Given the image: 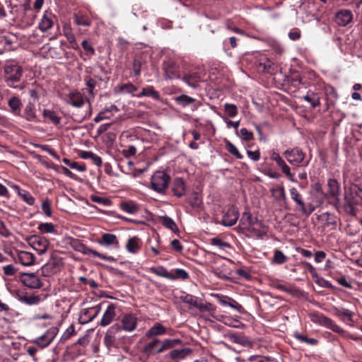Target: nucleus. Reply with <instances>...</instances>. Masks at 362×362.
I'll list each match as a JSON object with an SVG mask.
<instances>
[{
  "label": "nucleus",
  "mask_w": 362,
  "mask_h": 362,
  "mask_svg": "<svg viewBox=\"0 0 362 362\" xmlns=\"http://www.w3.org/2000/svg\"><path fill=\"white\" fill-rule=\"evenodd\" d=\"M160 343L159 339H154L145 346L144 349V354L147 356H150L161 353L159 350Z\"/></svg>",
  "instance_id": "4be33fe9"
},
{
  "label": "nucleus",
  "mask_w": 362,
  "mask_h": 362,
  "mask_svg": "<svg viewBox=\"0 0 362 362\" xmlns=\"http://www.w3.org/2000/svg\"><path fill=\"white\" fill-rule=\"evenodd\" d=\"M18 196L30 206L35 204V198L26 190H23Z\"/></svg>",
  "instance_id": "09e8293b"
},
{
  "label": "nucleus",
  "mask_w": 362,
  "mask_h": 362,
  "mask_svg": "<svg viewBox=\"0 0 362 362\" xmlns=\"http://www.w3.org/2000/svg\"><path fill=\"white\" fill-rule=\"evenodd\" d=\"M264 228V223L256 217H252L249 211L242 214L238 226L239 232L249 231L258 238H262L266 234Z\"/></svg>",
  "instance_id": "f257e3e1"
},
{
  "label": "nucleus",
  "mask_w": 362,
  "mask_h": 362,
  "mask_svg": "<svg viewBox=\"0 0 362 362\" xmlns=\"http://www.w3.org/2000/svg\"><path fill=\"white\" fill-rule=\"evenodd\" d=\"M137 98H141L144 96L151 97V98L158 100H160V95L158 92L154 90L153 87L151 86H148L145 88H142L141 93L136 95Z\"/></svg>",
  "instance_id": "a878e982"
},
{
  "label": "nucleus",
  "mask_w": 362,
  "mask_h": 362,
  "mask_svg": "<svg viewBox=\"0 0 362 362\" xmlns=\"http://www.w3.org/2000/svg\"><path fill=\"white\" fill-rule=\"evenodd\" d=\"M302 98L309 103L313 108L320 105V98L314 92L309 91L305 95L303 96Z\"/></svg>",
  "instance_id": "473e14b6"
},
{
  "label": "nucleus",
  "mask_w": 362,
  "mask_h": 362,
  "mask_svg": "<svg viewBox=\"0 0 362 362\" xmlns=\"http://www.w3.org/2000/svg\"><path fill=\"white\" fill-rule=\"evenodd\" d=\"M29 244L40 255L45 254L49 247L48 240L45 238L39 235L31 237L29 240Z\"/></svg>",
  "instance_id": "6e6552de"
},
{
  "label": "nucleus",
  "mask_w": 362,
  "mask_h": 362,
  "mask_svg": "<svg viewBox=\"0 0 362 362\" xmlns=\"http://www.w3.org/2000/svg\"><path fill=\"white\" fill-rule=\"evenodd\" d=\"M121 330L120 325L119 324H115L111 326L105 332L104 337V344L108 349L115 347L116 334Z\"/></svg>",
  "instance_id": "1a4fd4ad"
},
{
  "label": "nucleus",
  "mask_w": 362,
  "mask_h": 362,
  "mask_svg": "<svg viewBox=\"0 0 362 362\" xmlns=\"http://www.w3.org/2000/svg\"><path fill=\"white\" fill-rule=\"evenodd\" d=\"M68 104L73 107L80 108L84 105V98L81 93L78 92L70 93L66 99Z\"/></svg>",
  "instance_id": "6ab92c4d"
},
{
  "label": "nucleus",
  "mask_w": 362,
  "mask_h": 362,
  "mask_svg": "<svg viewBox=\"0 0 362 362\" xmlns=\"http://www.w3.org/2000/svg\"><path fill=\"white\" fill-rule=\"evenodd\" d=\"M171 189L175 196L177 197H182L186 192L185 181L180 177L175 178L172 183Z\"/></svg>",
  "instance_id": "2eb2a0df"
},
{
  "label": "nucleus",
  "mask_w": 362,
  "mask_h": 362,
  "mask_svg": "<svg viewBox=\"0 0 362 362\" xmlns=\"http://www.w3.org/2000/svg\"><path fill=\"white\" fill-rule=\"evenodd\" d=\"M8 105L11 109V112L13 115H21L22 103L18 97H11L8 101Z\"/></svg>",
  "instance_id": "b1692460"
},
{
  "label": "nucleus",
  "mask_w": 362,
  "mask_h": 362,
  "mask_svg": "<svg viewBox=\"0 0 362 362\" xmlns=\"http://www.w3.org/2000/svg\"><path fill=\"white\" fill-rule=\"evenodd\" d=\"M286 256L279 250H275L274 255V262L276 264H281L286 262Z\"/></svg>",
  "instance_id": "864d4df0"
},
{
  "label": "nucleus",
  "mask_w": 362,
  "mask_h": 362,
  "mask_svg": "<svg viewBox=\"0 0 362 362\" xmlns=\"http://www.w3.org/2000/svg\"><path fill=\"white\" fill-rule=\"evenodd\" d=\"M116 307L114 304H110L104 312L102 319L100 322V325L102 327H107L114 320L116 315Z\"/></svg>",
  "instance_id": "4468645a"
},
{
  "label": "nucleus",
  "mask_w": 362,
  "mask_h": 362,
  "mask_svg": "<svg viewBox=\"0 0 362 362\" xmlns=\"http://www.w3.org/2000/svg\"><path fill=\"white\" fill-rule=\"evenodd\" d=\"M18 259L19 262L24 266H32L35 264V255L27 251H19L18 252Z\"/></svg>",
  "instance_id": "aec40b11"
},
{
  "label": "nucleus",
  "mask_w": 362,
  "mask_h": 362,
  "mask_svg": "<svg viewBox=\"0 0 362 362\" xmlns=\"http://www.w3.org/2000/svg\"><path fill=\"white\" fill-rule=\"evenodd\" d=\"M137 325V318L132 313L124 314L121 319V329L131 332L134 331Z\"/></svg>",
  "instance_id": "9b49d317"
},
{
  "label": "nucleus",
  "mask_w": 362,
  "mask_h": 362,
  "mask_svg": "<svg viewBox=\"0 0 362 362\" xmlns=\"http://www.w3.org/2000/svg\"><path fill=\"white\" fill-rule=\"evenodd\" d=\"M240 134L242 139L245 141H250L253 139V134L249 132L246 128H242L240 130Z\"/></svg>",
  "instance_id": "052dcab7"
},
{
  "label": "nucleus",
  "mask_w": 362,
  "mask_h": 362,
  "mask_svg": "<svg viewBox=\"0 0 362 362\" xmlns=\"http://www.w3.org/2000/svg\"><path fill=\"white\" fill-rule=\"evenodd\" d=\"M181 300L183 303H187L194 308L197 307L199 301V298L190 294H187L181 297Z\"/></svg>",
  "instance_id": "a18cd8bd"
},
{
  "label": "nucleus",
  "mask_w": 362,
  "mask_h": 362,
  "mask_svg": "<svg viewBox=\"0 0 362 362\" xmlns=\"http://www.w3.org/2000/svg\"><path fill=\"white\" fill-rule=\"evenodd\" d=\"M224 110L230 117H234L238 114V108L235 105L226 103L223 105Z\"/></svg>",
  "instance_id": "de8ad7c7"
},
{
  "label": "nucleus",
  "mask_w": 362,
  "mask_h": 362,
  "mask_svg": "<svg viewBox=\"0 0 362 362\" xmlns=\"http://www.w3.org/2000/svg\"><path fill=\"white\" fill-rule=\"evenodd\" d=\"M122 153L125 157L133 156L136 153V148L134 146L132 145L128 146L127 148L124 149Z\"/></svg>",
  "instance_id": "774afa93"
},
{
  "label": "nucleus",
  "mask_w": 362,
  "mask_h": 362,
  "mask_svg": "<svg viewBox=\"0 0 362 362\" xmlns=\"http://www.w3.org/2000/svg\"><path fill=\"white\" fill-rule=\"evenodd\" d=\"M275 199L278 201H286V196L284 186L279 185L271 190Z\"/></svg>",
  "instance_id": "f704fd0d"
},
{
  "label": "nucleus",
  "mask_w": 362,
  "mask_h": 362,
  "mask_svg": "<svg viewBox=\"0 0 362 362\" xmlns=\"http://www.w3.org/2000/svg\"><path fill=\"white\" fill-rule=\"evenodd\" d=\"M98 243L106 247H108L111 245L114 246V247L118 249L119 247V242L117 238L115 235L111 233H104L101 239L98 241Z\"/></svg>",
  "instance_id": "a211bd4d"
},
{
  "label": "nucleus",
  "mask_w": 362,
  "mask_h": 362,
  "mask_svg": "<svg viewBox=\"0 0 362 362\" xmlns=\"http://www.w3.org/2000/svg\"><path fill=\"white\" fill-rule=\"evenodd\" d=\"M175 101L177 104L182 107L187 106L189 105L193 104L195 102V99L193 98H191L187 95H181L180 96H177L175 98Z\"/></svg>",
  "instance_id": "ea45409f"
},
{
  "label": "nucleus",
  "mask_w": 362,
  "mask_h": 362,
  "mask_svg": "<svg viewBox=\"0 0 362 362\" xmlns=\"http://www.w3.org/2000/svg\"><path fill=\"white\" fill-rule=\"evenodd\" d=\"M192 353L189 348L173 349L169 353V356L173 360H180L185 358L188 354Z\"/></svg>",
  "instance_id": "c85d7f7f"
},
{
  "label": "nucleus",
  "mask_w": 362,
  "mask_h": 362,
  "mask_svg": "<svg viewBox=\"0 0 362 362\" xmlns=\"http://www.w3.org/2000/svg\"><path fill=\"white\" fill-rule=\"evenodd\" d=\"M21 282L30 288H40L42 284L40 277L35 273H25L21 277Z\"/></svg>",
  "instance_id": "9d476101"
},
{
  "label": "nucleus",
  "mask_w": 362,
  "mask_h": 362,
  "mask_svg": "<svg viewBox=\"0 0 362 362\" xmlns=\"http://www.w3.org/2000/svg\"><path fill=\"white\" fill-rule=\"evenodd\" d=\"M289 193L291 199L296 204V208L298 211H300L303 215L309 216L314 211V207L310 206L309 209H307L306 204L303 201L302 194L298 191V189L292 187L289 189Z\"/></svg>",
  "instance_id": "39448f33"
},
{
  "label": "nucleus",
  "mask_w": 362,
  "mask_h": 362,
  "mask_svg": "<svg viewBox=\"0 0 362 362\" xmlns=\"http://www.w3.org/2000/svg\"><path fill=\"white\" fill-rule=\"evenodd\" d=\"M37 228L42 233L55 234L57 233L56 227L52 223H42L38 225Z\"/></svg>",
  "instance_id": "e433bc0d"
},
{
  "label": "nucleus",
  "mask_w": 362,
  "mask_h": 362,
  "mask_svg": "<svg viewBox=\"0 0 362 362\" xmlns=\"http://www.w3.org/2000/svg\"><path fill=\"white\" fill-rule=\"evenodd\" d=\"M141 247V243L139 238L133 237L127 240L126 244L127 250L132 254L137 253Z\"/></svg>",
  "instance_id": "cd10ccee"
},
{
  "label": "nucleus",
  "mask_w": 362,
  "mask_h": 362,
  "mask_svg": "<svg viewBox=\"0 0 362 362\" xmlns=\"http://www.w3.org/2000/svg\"><path fill=\"white\" fill-rule=\"evenodd\" d=\"M19 300L25 304L33 305H37L42 300L40 296L37 295H25L19 298Z\"/></svg>",
  "instance_id": "7c9ffc66"
},
{
  "label": "nucleus",
  "mask_w": 362,
  "mask_h": 362,
  "mask_svg": "<svg viewBox=\"0 0 362 362\" xmlns=\"http://www.w3.org/2000/svg\"><path fill=\"white\" fill-rule=\"evenodd\" d=\"M118 108L115 105H111L109 107H107L102 110L100 113L103 114V117H105V119H110L114 114V112H117L118 111Z\"/></svg>",
  "instance_id": "37998d69"
},
{
  "label": "nucleus",
  "mask_w": 362,
  "mask_h": 362,
  "mask_svg": "<svg viewBox=\"0 0 362 362\" xmlns=\"http://www.w3.org/2000/svg\"><path fill=\"white\" fill-rule=\"evenodd\" d=\"M62 161L64 164L69 165L71 168L76 170L79 172H84L86 169L85 165H80L77 162H71L66 158H63Z\"/></svg>",
  "instance_id": "c03bdc74"
},
{
  "label": "nucleus",
  "mask_w": 362,
  "mask_h": 362,
  "mask_svg": "<svg viewBox=\"0 0 362 362\" xmlns=\"http://www.w3.org/2000/svg\"><path fill=\"white\" fill-rule=\"evenodd\" d=\"M88 254H90L95 257H98L100 258L101 259L107 260L109 262H112L115 260L114 257H107L104 254L100 253L95 250H89Z\"/></svg>",
  "instance_id": "e2e57ef3"
},
{
  "label": "nucleus",
  "mask_w": 362,
  "mask_h": 362,
  "mask_svg": "<svg viewBox=\"0 0 362 362\" xmlns=\"http://www.w3.org/2000/svg\"><path fill=\"white\" fill-rule=\"evenodd\" d=\"M85 81H86V84L88 89V93L90 95L93 96L94 95L93 90L96 86V81L90 77H86L85 78Z\"/></svg>",
  "instance_id": "6e6d98bb"
},
{
  "label": "nucleus",
  "mask_w": 362,
  "mask_h": 362,
  "mask_svg": "<svg viewBox=\"0 0 362 362\" xmlns=\"http://www.w3.org/2000/svg\"><path fill=\"white\" fill-rule=\"evenodd\" d=\"M226 149L230 154L235 156L237 158H243V156L240 153L236 146L229 141H227L226 142Z\"/></svg>",
  "instance_id": "49530a36"
},
{
  "label": "nucleus",
  "mask_w": 362,
  "mask_h": 362,
  "mask_svg": "<svg viewBox=\"0 0 362 362\" xmlns=\"http://www.w3.org/2000/svg\"><path fill=\"white\" fill-rule=\"evenodd\" d=\"M282 172L287 176L288 180L292 182H297V180L295 179L293 175L291 173L290 168L285 163L281 167H279Z\"/></svg>",
  "instance_id": "4d7b16f0"
},
{
  "label": "nucleus",
  "mask_w": 362,
  "mask_h": 362,
  "mask_svg": "<svg viewBox=\"0 0 362 362\" xmlns=\"http://www.w3.org/2000/svg\"><path fill=\"white\" fill-rule=\"evenodd\" d=\"M271 159L276 162L277 166L281 167L286 163L284 160L280 156V155L274 151L271 154Z\"/></svg>",
  "instance_id": "0e129e2a"
},
{
  "label": "nucleus",
  "mask_w": 362,
  "mask_h": 362,
  "mask_svg": "<svg viewBox=\"0 0 362 362\" xmlns=\"http://www.w3.org/2000/svg\"><path fill=\"white\" fill-rule=\"evenodd\" d=\"M335 315L342 320H351L353 313L346 308H336Z\"/></svg>",
  "instance_id": "c9c22d12"
},
{
  "label": "nucleus",
  "mask_w": 362,
  "mask_h": 362,
  "mask_svg": "<svg viewBox=\"0 0 362 362\" xmlns=\"http://www.w3.org/2000/svg\"><path fill=\"white\" fill-rule=\"evenodd\" d=\"M229 339L235 343L241 344V345H245L248 343V340L247 338H245L244 336L232 334L229 335Z\"/></svg>",
  "instance_id": "603ef678"
},
{
  "label": "nucleus",
  "mask_w": 362,
  "mask_h": 362,
  "mask_svg": "<svg viewBox=\"0 0 362 362\" xmlns=\"http://www.w3.org/2000/svg\"><path fill=\"white\" fill-rule=\"evenodd\" d=\"M309 318L313 323L316 325L329 329L335 333L345 335L344 329L337 325L335 322L332 319L326 317L321 313L316 311L312 312L309 314Z\"/></svg>",
  "instance_id": "20e7f679"
},
{
  "label": "nucleus",
  "mask_w": 362,
  "mask_h": 362,
  "mask_svg": "<svg viewBox=\"0 0 362 362\" xmlns=\"http://www.w3.org/2000/svg\"><path fill=\"white\" fill-rule=\"evenodd\" d=\"M137 90V88L131 83L122 84L119 86V91L124 93L132 94Z\"/></svg>",
  "instance_id": "8fccbe9b"
},
{
  "label": "nucleus",
  "mask_w": 362,
  "mask_h": 362,
  "mask_svg": "<svg viewBox=\"0 0 362 362\" xmlns=\"http://www.w3.org/2000/svg\"><path fill=\"white\" fill-rule=\"evenodd\" d=\"M210 243L213 246H216L220 250L230 248V245L228 243L218 237L211 238Z\"/></svg>",
  "instance_id": "a19ab883"
},
{
  "label": "nucleus",
  "mask_w": 362,
  "mask_h": 362,
  "mask_svg": "<svg viewBox=\"0 0 362 362\" xmlns=\"http://www.w3.org/2000/svg\"><path fill=\"white\" fill-rule=\"evenodd\" d=\"M122 209L129 214H134L137 208L134 204H131L129 203H123L122 204Z\"/></svg>",
  "instance_id": "69168bd1"
},
{
  "label": "nucleus",
  "mask_w": 362,
  "mask_h": 362,
  "mask_svg": "<svg viewBox=\"0 0 362 362\" xmlns=\"http://www.w3.org/2000/svg\"><path fill=\"white\" fill-rule=\"evenodd\" d=\"M75 333L74 326L73 325H70L63 333L61 337V340L66 341L72 337Z\"/></svg>",
  "instance_id": "13d9d810"
},
{
  "label": "nucleus",
  "mask_w": 362,
  "mask_h": 362,
  "mask_svg": "<svg viewBox=\"0 0 362 362\" xmlns=\"http://www.w3.org/2000/svg\"><path fill=\"white\" fill-rule=\"evenodd\" d=\"M161 223L167 228L175 232L177 230V226L175 222L170 217L167 216H163L160 217Z\"/></svg>",
  "instance_id": "4c0bfd02"
},
{
  "label": "nucleus",
  "mask_w": 362,
  "mask_h": 362,
  "mask_svg": "<svg viewBox=\"0 0 362 362\" xmlns=\"http://www.w3.org/2000/svg\"><path fill=\"white\" fill-rule=\"evenodd\" d=\"M90 199L93 202H95V203L104 205V206H107L110 203V202L108 199H107L105 197H98V196L93 195V194L90 197Z\"/></svg>",
  "instance_id": "5fc2aeb1"
},
{
  "label": "nucleus",
  "mask_w": 362,
  "mask_h": 362,
  "mask_svg": "<svg viewBox=\"0 0 362 362\" xmlns=\"http://www.w3.org/2000/svg\"><path fill=\"white\" fill-rule=\"evenodd\" d=\"M43 116L45 119H48L49 122L54 124H59L60 123V117L57 116V115L49 110H44Z\"/></svg>",
  "instance_id": "58836bf2"
},
{
  "label": "nucleus",
  "mask_w": 362,
  "mask_h": 362,
  "mask_svg": "<svg viewBox=\"0 0 362 362\" xmlns=\"http://www.w3.org/2000/svg\"><path fill=\"white\" fill-rule=\"evenodd\" d=\"M239 218V212L236 207L231 206L223 215L221 223L225 226H233Z\"/></svg>",
  "instance_id": "f8f14e48"
},
{
  "label": "nucleus",
  "mask_w": 362,
  "mask_h": 362,
  "mask_svg": "<svg viewBox=\"0 0 362 362\" xmlns=\"http://www.w3.org/2000/svg\"><path fill=\"white\" fill-rule=\"evenodd\" d=\"M214 274L221 279H228L231 276L230 269L226 264H221L213 269Z\"/></svg>",
  "instance_id": "412c9836"
},
{
  "label": "nucleus",
  "mask_w": 362,
  "mask_h": 362,
  "mask_svg": "<svg viewBox=\"0 0 362 362\" xmlns=\"http://www.w3.org/2000/svg\"><path fill=\"white\" fill-rule=\"evenodd\" d=\"M59 330L56 327L49 328L42 335L33 340L41 349L48 346L57 336Z\"/></svg>",
  "instance_id": "423d86ee"
},
{
  "label": "nucleus",
  "mask_w": 362,
  "mask_h": 362,
  "mask_svg": "<svg viewBox=\"0 0 362 362\" xmlns=\"http://www.w3.org/2000/svg\"><path fill=\"white\" fill-rule=\"evenodd\" d=\"M174 276L175 279H187L189 277V274L183 269H176L175 270Z\"/></svg>",
  "instance_id": "338daca9"
},
{
  "label": "nucleus",
  "mask_w": 362,
  "mask_h": 362,
  "mask_svg": "<svg viewBox=\"0 0 362 362\" xmlns=\"http://www.w3.org/2000/svg\"><path fill=\"white\" fill-rule=\"evenodd\" d=\"M166 332V329L160 324L156 323L151 327L146 333V337L151 338L156 336L163 335Z\"/></svg>",
  "instance_id": "bb28decb"
},
{
  "label": "nucleus",
  "mask_w": 362,
  "mask_h": 362,
  "mask_svg": "<svg viewBox=\"0 0 362 362\" xmlns=\"http://www.w3.org/2000/svg\"><path fill=\"white\" fill-rule=\"evenodd\" d=\"M181 343L182 341L179 339H167L161 342V344L159 346V350L162 353L168 349L174 348L175 346L179 345Z\"/></svg>",
  "instance_id": "c756f323"
},
{
  "label": "nucleus",
  "mask_w": 362,
  "mask_h": 362,
  "mask_svg": "<svg viewBox=\"0 0 362 362\" xmlns=\"http://www.w3.org/2000/svg\"><path fill=\"white\" fill-rule=\"evenodd\" d=\"M99 312L100 308L98 307H92L82 310L80 316L81 323H86L93 320L98 315Z\"/></svg>",
  "instance_id": "f3484780"
},
{
  "label": "nucleus",
  "mask_w": 362,
  "mask_h": 362,
  "mask_svg": "<svg viewBox=\"0 0 362 362\" xmlns=\"http://www.w3.org/2000/svg\"><path fill=\"white\" fill-rule=\"evenodd\" d=\"M284 155L287 161L294 166H299L305 158L304 153L297 148L285 151Z\"/></svg>",
  "instance_id": "0eeeda50"
},
{
  "label": "nucleus",
  "mask_w": 362,
  "mask_h": 362,
  "mask_svg": "<svg viewBox=\"0 0 362 362\" xmlns=\"http://www.w3.org/2000/svg\"><path fill=\"white\" fill-rule=\"evenodd\" d=\"M23 74V69L16 62H7L4 66V80L8 86L16 88L15 83L18 82Z\"/></svg>",
  "instance_id": "f03ea898"
},
{
  "label": "nucleus",
  "mask_w": 362,
  "mask_h": 362,
  "mask_svg": "<svg viewBox=\"0 0 362 362\" xmlns=\"http://www.w3.org/2000/svg\"><path fill=\"white\" fill-rule=\"evenodd\" d=\"M196 308L199 309L201 312L210 311L213 310V306L209 303H204L202 300H199Z\"/></svg>",
  "instance_id": "bf43d9fd"
},
{
  "label": "nucleus",
  "mask_w": 362,
  "mask_h": 362,
  "mask_svg": "<svg viewBox=\"0 0 362 362\" xmlns=\"http://www.w3.org/2000/svg\"><path fill=\"white\" fill-rule=\"evenodd\" d=\"M74 21L78 25L89 26L90 25V20L81 13L74 15Z\"/></svg>",
  "instance_id": "79ce46f5"
},
{
  "label": "nucleus",
  "mask_w": 362,
  "mask_h": 362,
  "mask_svg": "<svg viewBox=\"0 0 362 362\" xmlns=\"http://www.w3.org/2000/svg\"><path fill=\"white\" fill-rule=\"evenodd\" d=\"M52 26V21L51 18V14H44L42 16L41 21L39 23V28L43 31L45 32L48 30L49 28H51Z\"/></svg>",
  "instance_id": "72a5a7b5"
},
{
  "label": "nucleus",
  "mask_w": 362,
  "mask_h": 362,
  "mask_svg": "<svg viewBox=\"0 0 362 362\" xmlns=\"http://www.w3.org/2000/svg\"><path fill=\"white\" fill-rule=\"evenodd\" d=\"M353 20V14L350 10L341 9L335 14V21L339 26L344 27Z\"/></svg>",
  "instance_id": "ddd939ff"
},
{
  "label": "nucleus",
  "mask_w": 362,
  "mask_h": 362,
  "mask_svg": "<svg viewBox=\"0 0 362 362\" xmlns=\"http://www.w3.org/2000/svg\"><path fill=\"white\" fill-rule=\"evenodd\" d=\"M149 271L151 273L160 277L166 278L170 280L175 279L174 275L169 272L167 269L162 266L150 267Z\"/></svg>",
  "instance_id": "5701e85b"
},
{
  "label": "nucleus",
  "mask_w": 362,
  "mask_h": 362,
  "mask_svg": "<svg viewBox=\"0 0 362 362\" xmlns=\"http://www.w3.org/2000/svg\"><path fill=\"white\" fill-rule=\"evenodd\" d=\"M80 157L83 159H91L97 166H100L103 163L101 158L91 151H83L80 153Z\"/></svg>",
  "instance_id": "2f4dec72"
},
{
  "label": "nucleus",
  "mask_w": 362,
  "mask_h": 362,
  "mask_svg": "<svg viewBox=\"0 0 362 362\" xmlns=\"http://www.w3.org/2000/svg\"><path fill=\"white\" fill-rule=\"evenodd\" d=\"M170 177L163 170H157L151 177V189L154 192L164 194L168 187Z\"/></svg>",
  "instance_id": "7ed1b4c3"
},
{
  "label": "nucleus",
  "mask_w": 362,
  "mask_h": 362,
  "mask_svg": "<svg viewBox=\"0 0 362 362\" xmlns=\"http://www.w3.org/2000/svg\"><path fill=\"white\" fill-rule=\"evenodd\" d=\"M217 296L219 298L218 302L222 305L229 306V307L236 310L239 313H241V311L243 310V307L237 301H235V300H233V299H232L230 298H228L227 296H226L224 298L221 297L218 295H217Z\"/></svg>",
  "instance_id": "393cba45"
},
{
  "label": "nucleus",
  "mask_w": 362,
  "mask_h": 362,
  "mask_svg": "<svg viewBox=\"0 0 362 362\" xmlns=\"http://www.w3.org/2000/svg\"><path fill=\"white\" fill-rule=\"evenodd\" d=\"M328 192L334 199L336 204L339 202V197L341 193L340 185L335 179H329L327 181Z\"/></svg>",
  "instance_id": "dca6fc26"
},
{
  "label": "nucleus",
  "mask_w": 362,
  "mask_h": 362,
  "mask_svg": "<svg viewBox=\"0 0 362 362\" xmlns=\"http://www.w3.org/2000/svg\"><path fill=\"white\" fill-rule=\"evenodd\" d=\"M25 117L28 121H33L35 118L34 106L32 104H28L25 108Z\"/></svg>",
  "instance_id": "3c124183"
},
{
  "label": "nucleus",
  "mask_w": 362,
  "mask_h": 362,
  "mask_svg": "<svg viewBox=\"0 0 362 362\" xmlns=\"http://www.w3.org/2000/svg\"><path fill=\"white\" fill-rule=\"evenodd\" d=\"M42 210L43 213L48 217L51 216L52 211L50 202L48 199L44 200L42 203Z\"/></svg>",
  "instance_id": "680f3d73"
}]
</instances>
